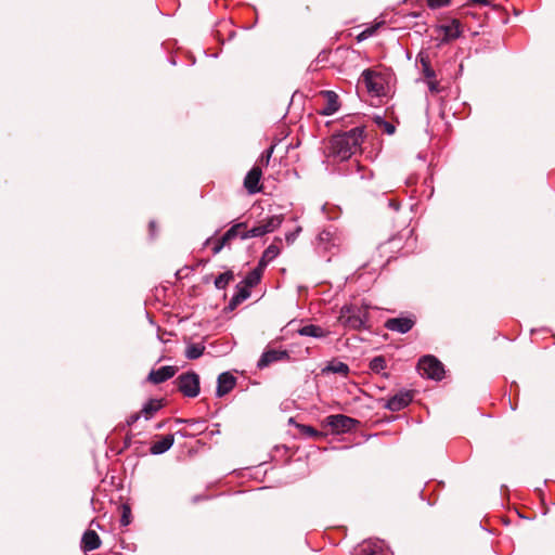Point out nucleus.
I'll return each instance as SVG.
<instances>
[{"instance_id": "7ed1b4c3", "label": "nucleus", "mask_w": 555, "mask_h": 555, "mask_svg": "<svg viewBox=\"0 0 555 555\" xmlns=\"http://www.w3.org/2000/svg\"><path fill=\"white\" fill-rule=\"evenodd\" d=\"M175 384L179 391L188 398H195L201 391L199 376L195 372H186L179 375Z\"/></svg>"}, {"instance_id": "f3484780", "label": "nucleus", "mask_w": 555, "mask_h": 555, "mask_svg": "<svg viewBox=\"0 0 555 555\" xmlns=\"http://www.w3.org/2000/svg\"><path fill=\"white\" fill-rule=\"evenodd\" d=\"M173 442H175L173 435H166L162 439L155 441L151 446L150 451L154 455L163 454L172 447Z\"/></svg>"}, {"instance_id": "2f4dec72", "label": "nucleus", "mask_w": 555, "mask_h": 555, "mask_svg": "<svg viewBox=\"0 0 555 555\" xmlns=\"http://www.w3.org/2000/svg\"><path fill=\"white\" fill-rule=\"evenodd\" d=\"M451 0H427V4L430 9H439L446 7Z\"/></svg>"}, {"instance_id": "0eeeda50", "label": "nucleus", "mask_w": 555, "mask_h": 555, "mask_svg": "<svg viewBox=\"0 0 555 555\" xmlns=\"http://www.w3.org/2000/svg\"><path fill=\"white\" fill-rule=\"evenodd\" d=\"M415 324V320L411 317H399L388 319L385 322V327L389 331L397 332L400 334L408 333Z\"/></svg>"}, {"instance_id": "a878e982", "label": "nucleus", "mask_w": 555, "mask_h": 555, "mask_svg": "<svg viewBox=\"0 0 555 555\" xmlns=\"http://www.w3.org/2000/svg\"><path fill=\"white\" fill-rule=\"evenodd\" d=\"M330 372L346 376L349 373V366L344 362L334 361L323 369V373Z\"/></svg>"}, {"instance_id": "a19ab883", "label": "nucleus", "mask_w": 555, "mask_h": 555, "mask_svg": "<svg viewBox=\"0 0 555 555\" xmlns=\"http://www.w3.org/2000/svg\"><path fill=\"white\" fill-rule=\"evenodd\" d=\"M470 1L474 3L485 4V5L490 2V0H470Z\"/></svg>"}, {"instance_id": "6ab92c4d", "label": "nucleus", "mask_w": 555, "mask_h": 555, "mask_svg": "<svg viewBox=\"0 0 555 555\" xmlns=\"http://www.w3.org/2000/svg\"><path fill=\"white\" fill-rule=\"evenodd\" d=\"M249 289L250 288H248L247 286H245L242 283H240L236 286L235 294L232 296V298H231V300L229 302L230 309L236 308L240 304H242L244 300H246L250 296V291Z\"/></svg>"}, {"instance_id": "a211bd4d", "label": "nucleus", "mask_w": 555, "mask_h": 555, "mask_svg": "<svg viewBox=\"0 0 555 555\" xmlns=\"http://www.w3.org/2000/svg\"><path fill=\"white\" fill-rule=\"evenodd\" d=\"M246 227V222L235 223L221 237L228 245H230V243L236 237L242 240V234L247 231Z\"/></svg>"}, {"instance_id": "7c9ffc66", "label": "nucleus", "mask_w": 555, "mask_h": 555, "mask_svg": "<svg viewBox=\"0 0 555 555\" xmlns=\"http://www.w3.org/2000/svg\"><path fill=\"white\" fill-rule=\"evenodd\" d=\"M130 507L127 505H122V515L120 519L121 526H128L130 524Z\"/></svg>"}, {"instance_id": "473e14b6", "label": "nucleus", "mask_w": 555, "mask_h": 555, "mask_svg": "<svg viewBox=\"0 0 555 555\" xmlns=\"http://www.w3.org/2000/svg\"><path fill=\"white\" fill-rule=\"evenodd\" d=\"M225 246H229V245L224 242V240L222 237H220L218 241L215 242V245L212 247V254L214 255L219 254L222 250V248H224Z\"/></svg>"}, {"instance_id": "58836bf2", "label": "nucleus", "mask_w": 555, "mask_h": 555, "mask_svg": "<svg viewBox=\"0 0 555 555\" xmlns=\"http://www.w3.org/2000/svg\"><path fill=\"white\" fill-rule=\"evenodd\" d=\"M428 87H429V90L431 92H438V87H437V82L436 81L429 80L428 81Z\"/></svg>"}, {"instance_id": "a18cd8bd", "label": "nucleus", "mask_w": 555, "mask_h": 555, "mask_svg": "<svg viewBox=\"0 0 555 555\" xmlns=\"http://www.w3.org/2000/svg\"><path fill=\"white\" fill-rule=\"evenodd\" d=\"M150 227H151V229H155V223L152 221V222L150 223Z\"/></svg>"}, {"instance_id": "bb28decb", "label": "nucleus", "mask_w": 555, "mask_h": 555, "mask_svg": "<svg viewBox=\"0 0 555 555\" xmlns=\"http://www.w3.org/2000/svg\"><path fill=\"white\" fill-rule=\"evenodd\" d=\"M205 346L203 344H190L185 349V357L189 360H195L203 356Z\"/></svg>"}, {"instance_id": "f704fd0d", "label": "nucleus", "mask_w": 555, "mask_h": 555, "mask_svg": "<svg viewBox=\"0 0 555 555\" xmlns=\"http://www.w3.org/2000/svg\"><path fill=\"white\" fill-rule=\"evenodd\" d=\"M300 231H301V228H300V227H298V228L296 229V231L291 232V233H287V234L285 235V240H286V242H287L288 244L294 243V242H295V240H296V237H297V235H298V233H299Z\"/></svg>"}, {"instance_id": "423d86ee", "label": "nucleus", "mask_w": 555, "mask_h": 555, "mask_svg": "<svg viewBox=\"0 0 555 555\" xmlns=\"http://www.w3.org/2000/svg\"><path fill=\"white\" fill-rule=\"evenodd\" d=\"M341 238L336 231L331 229H324L321 231L317 238V246L320 250L332 251L340 245Z\"/></svg>"}, {"instance_id": "e433bc0d", "label": "nucleus", "mask_w": 555, "mask_h": 555, "mask_svg": "<svg viewBox=\"0 0 555 555\" xmlns=\"http://www.w3.org/2000/svg\"><path fill=\"white\" fill-rule=\"evenodd\" d=\"M424 65V74H425V77L428 78V79H431L435 77V72L425 63H423Z\"/></svg>"}, {"instance_id": "ddd939ff", "label": "nucleus", "mask_w": 555, "mask_h": 555, "mask_svg": "<svg viewBox=\"0 0 555 555\" xmlns=\"http://www.w3.org/2000/svg\"><path fill=\"white\" fill-rule=\"evenodd\" d=\"M177 373V367L171 365L162 366L158 370H153L150 372L147 379L149 382L153 384H160L164 383L171 377L175 376Z\"/></svg>"}, {"instance_id": "37998d69", "label": "nucleus", "mask_w": 555, "mask_h": 555, "mask_svg": "<svg viewBox=\"0 0 555 555\" xmlns=\"http://www.w3.org/2000/svg\"><path fill=\"white\" fill-rule=\"evenodd\" d=\"M178 423H191V420H177Z\"/></svg>"}, {"instance_id": "2eb2a0df", "label": "nucleus", "mask_w": 555, "mask_h": 555, "mask_svg": "<svg viewBox=\"0 0 555 555\" xmlns=\"http://www.w3.org/2000/svg\"><path fill=\"white\" fill-rule=\"evenodd\" d=\"M361 77L365 85V88L370 93H373L375 95L380 94L383 86L380 82L377 81V75L374 72L365 69L363 70Z\"/></svg>"}, {"instance_id": "f257e3e1", "label": "nucleus", "mask_w": 555, "mask_h": 555, "mask_svg": "<svg viewBox=\"0 0 555 555\" xmlns=\"http://www.w3.org/2000/svg\"><path fill=\"white\" fill-rule=\"evenodd\" d=\"M364 138V128L356 127L349 131L331 137L326 156L335 162L348 160L359 151Z\"/></svg>"}, {"instance_id": "4be33fe9", "label": "nucleus", "mask_w": 555, "mask_h": 555, "mask_svg": "<svg viewBox=\"0 0 555 555\" xmlns=\"http://www.w3.org/2000/svg\"><path fill=\"white\" fill-rule=\"evenodd\" d=\"M263 269L264 268L258 263V266L254 270H251L241 283L247 286L248 288L254 287L260 282Z\"/></svg>"}, {"instance_id": "393cba45", "label": "nucleus", "mask_w": 555, "mask_h": 555, "mask_svg": "<svg viewBox=\"0 0 555 555\" xmlns=\"http://www.w3.org/2000/svg\"><path fill=\"white\" fill-rule=\"evenodd\" d=\"M280 254V249L278 246L271 244L269 245L266 250L263 251L262 254V257L259 261V264L263 268H266V266L271 262L274 258L278 257V255Z\"/></svg>"}, {"instance_id": "c85d7f7f", "label": "nucleus", "mask_w": 555, "mask_h": 555, "mask_svg": "<svg viewBox=\"0 0 555 555\" xmlns=\"http://www.w3.org/2000/svg\"><path fill=\"white\" fill-rule=\"evenodd\" d=\"M370 370L374 373H380L386 369V360L382 356L374 357L370 361Z\"/></svg>"}, {"instance_id": "aec40b11", "label": "nucleus", "mask_w": 555, "mask_h": 555, "mask_svg": "<svg viewBox=\"0 0 555 555\" xmlns=\"http://www.w3.org/2000/svg\"><path fill=\"white\" fill-rule=\"evenodd\" d=\"M441 29L448 39H456L462 35V26L459 20L453 18L449 23L441 25Z\"/></svg>"}, {"instance_id": "9b49d317", "label": "nucleus", "mask_w": 555, "mask_h": 555, "mask_svg": "<svg viewBox=\"0 0 555 555\" xmlns=\"http://www.w3.org/2000/svg\"><path fill=\"white\" fill-rule=\"evenodd\" d=\"M288 358H289V354L286 350L269 349V350H266L261 354L260 359L258 360L257 366L259 369H263L273 362L288 359Z\"/></svg>"}, {"instance_id": "ea45409f", "label": "nucleus", "mask_w": 555, "mask_h": 555, "mask_svg": "<svg viewBox=\"0 0 555 555\" xmlns=\"http://www.w3.org/2000/svg\"><path fill=\"white\" fill-rule=\"evenodd\" d=\"M389 207H391L393 210H399L400 204L396 202L395 199H390L388 202Z\"/></svg>"}, {"instance_id": "cd10ccee", "label": "nucleus", "mask_w": 555, "mask_h": 555, "mask_svg": "<svg viewBox=\"0 0 555 555\" xmlns=\"http://www.w3.org/2000/svg\"><path fill=\"white\" fill-rule=\"evenodd\" d=\"M234 279V274L232 271H227L224 273H221L219 274L216 279H215V286L218 288V289H224L228 284Z\"/></svg>"}, {"instance_id": "f8f14e48", "label": "nucleus", "mask_w": 555, "mask_h": 555, "mask_svg": "<svg viewBox=\"0 0 555 555\" xmlns=\"http://www.w3.org/2000/svg\"><path fill=\"white\" fill-rule=\"evenodd\" d=\"M322 96L325 101V104L324 107L320 111V114L324 116H331L335 114L340 107L338 95L334 91L326 90L322 92Z\"/></svg>"}, {"instance_id": "9d476101", "label": "nucleus", "mask_w": 555, "mask_h": 555, "mask_svg": "<svg viewBox=\"0 0 555 555\" xmlns=\"http://www.w3.org/2000/svg\"><path fill=\"white\" fill-rule=\"evenodd\" d=\"M356 423V420L343 414L330 415L327 417V424L336 431L351 430Z\"/></svg>"}, {"instance_id": "dca6fc26", "label": "nucleus", "mask_w": 555, "mask_h": 555, "mask_svg": "<svg viewBox=\"0 0 555 555\" xmlns=\"http://www.w3.org/2000/svg\"><path fill=\"white\" fill-rule=\"evenodd\" d=\"M101 545V540L98 533L93 530H87L81 539V548L85 552H90L99 548Z\"/></svg>"}, {"instance_id": "5701e85b", "label": "nucleus", "mask_w": 555, "mask_h": 555, "mask_svg": "<svg viewBox=\"0 0 555 555\" xmlns=\"http://www.w3.org/2000/svg\"><path fill=\"white\" fill-rule=\"evenodd\" d=\"M362 555H386L382 542H365L361 547Z\"/></svg>"}, {"instance_id": "c03bdc74", "label": "nucleus", "mask_w": 555, "mask_h": 555, "mask_svg": "<svg viewBox=\"0 0 555 555\" xmlns=\"http://www.w3.org/2000/svg\"><path fill=\"white\" fill-rule=\"evenodd\" d=\"M210 242H211V237H208V238L205 241L204 246H207Z\"/></svg>"}, {"instance_id": "c9c22d12", "label": "nucleus", "mask_w": 555, "mask_h": 555, "mask_svg": "<svg viewBox=\"0 0 555 555\" xmlns=\"http://www.w3.org/2000/svg\"><path fill=\"white\" fill-rule=\"evenodd\" d=\"M302 431L310 437H315L319 435V433L311 426H304Z\"/></svg>"}, {"instance_id": "4c0bfd02", "label": "nucleus", "mask_w": 555, "mask_h": 555, "mask_svg": "<svg viewBox=\"0 0 555 555\" xmlns=\"http://www.w3.org/2000/svg\"><path fill=\"white\" fill-rule=\"evenodd\" d=\"M140 416L141 414L140 413H134V414H131L128 420H127V424L128 425H132L134 424L135 422H138L140 420Z\"/></svg>"}, {"instance_id": "1a4fd4ad", "label": "nucleus", "mask_w": 555, "mask_h": 555, "mask_svg": "<svg viewBox=\"0 0 555 555\" xmlns=\"http://www.w3.org/2000/svg\"><path fill=\"white\" fill-rule=\"evenodd\" d=\"M262 171L260 166H254L246 175L244 179V186L249 194H256L261 191L259 185Z\"/></svg>"}, {"instance_id": "20e7f679", "label": "nucleus", "mask_w": 555, "mask_h": 555, "mask_svg": "<svg viewBox=\"0 0 555 555\" xmlns=\"http://www.w3.org/2000/svg\"><path fill=\"white\" fill-rule=\"evenodd\" d=\"M417 370L422 376L440 380L443 378V364L434 356H424L420 359Z\"/></svg>"}, {"instance_id": "79ce46f5", "label": "nucleus", "mask_w": 555, "mask_h": 555, "mask_svg": "<svg viewBox=\"0 0 555 555\" xmlns=\"http://www.w3.org/2000/svg\"><path fill=\"white\" fill-rule=\"evenodd\" d=\"M366 35H367V31H366V30H365V31H362V33L360 34L359 38H360V39H361V38H365V37H366Z\"/></svg>"}, {"instance_id": "c756f323", "label": "nucleus", "mask_w": 555, "mask_h": 555, "mask_svg": "<svg viewBox=\"0 0 555 555\" xmlns=\"http://www.w3.org/2000/svg\"><path fill=\"white\" fill-rule=\"evenodd\" d=\"M273 151H274V146H270L268 150H266L260 158H259V164L262 165V166H268L269 163H270V159H271V156L273 154Z\"/></svg>"}, {"instance_id": "39448f33", "label": "nucleus", "mask_w": 555, "mask_h": 555, "mask_svg": "<svg viewBox=\"0 0 555 555\" xmlns=\"http://www.w3.org/2000/svg\"><path fill=\"white\" fill-rule=\"evenodd\" d=\"M283 221V217L281 215H273L264 220L260 221L257 225L247 230L242 234V240H248L251 237H261L264 234L271 233L275 231Z\"/></svg>"}, {"instance_id": "4468645a", "label": "nucleus", "mask_w": 555, "mask_h": 555, "mask_svg": "<svg viewBox=\"0 0 555 555\" xmlns=\"http://www.w3.org/2000/svg\"><path fill=\"white\" fill-rule=\"evenodd\" d=\"M236 384L235 377L229 372L221 373L217 379V397L221 398L230 392Z\"/></svg>"}, {"instance_id": "412c9836", "label": "nucleus", "mask_w": 555, "mask_h": 555, "mask_svg": "<svg viewBox=\"0 0 555 555\" xmlns=\"http://www.w3.org/2000/svg\"><path fill=\"white\" fill-rule=\"evenodd\" d=\"M299 335L314 338L326 337L328 332L319 325L308 324L298 330Z\"/></svg>"}, {"instance_id": "f03ea898", "label": "nucleus", "mask_w": 555, "mask_h": 555, "mask_svg": "<svg viewBox=\"0 0 555 555\" xmlns=\"http://www.w3.org/2000/svg\"><path fill=\"white\" fill-rule=\"evenodd\" d=\"M339 322L350 330L367 328L369 312L365 307L345 305L339 312Z\"/></svg>"}, {"instance_id": "b1692460", "label": "nucleus", "mask_w": 555, "mask_h": 555, "mask_svg": "<svg viewBox=\"0 0 555 555\" xmlns=\"http://www.w3.org/2000/svg\"><path fill=\"white\" fill-rule=\"evenodd\" d=\"M162 408V401L157 399L149 400L142 408L141 414L149 420Z\"/></svg>"}, {"instance_id": "72a5a7b5", "label": "nucleus", "mask_w": 555, "mask_h": 555, "mask_svg": "<svg viewBox=\"0 0 555 555\" xmlns=\"http://www.w3.org/2000/svg\"><path fill=\"white\" fill-rule=\"evenodd\" d=\"M377 122L383 125V128L387 134H393L395 133V126L390 122L384 121L380 118L377 119Z\"/></svg>"}, {"instance_id": "6e6552de", "label": "nucleus", "mask_w": 555, "mask_h": 555, "mask_svg": "<svg viewBox=\"0 0 555 555\" xmlns=\"http://www.w3.org/2000/svg\"><path fill=\"white\" fill-rule=\"evenodd\" d=\"M412 400L413 395L411 391H400L387 400L385 408L392 412H398L408 406Z\"/></svg>"}]
</instances>
